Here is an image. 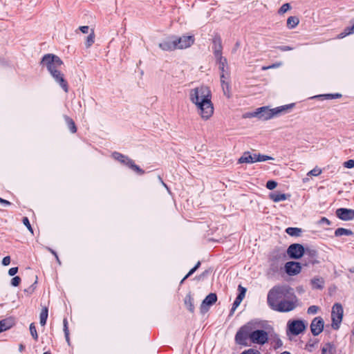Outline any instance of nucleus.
I'll use <instances>...</instances> for the list:
<instances>
[{
    "instance_id": "38",
    "label": "nucleus",
    "mask_w": 354,
    "mask_h": 354,
    "mask_svg": "<svg viewBox=\"0 0 354 354\" xmlns=\"http://www.w3.org/2000/svg\"><path fill=\"white\" fill-rule=\"evenodd\" d=\"M321 172H322V170L319 168H315V169L310 170L308 173V175L317 176L321 174Z\"/></svg>"
},
{
    "instance_id": "42",
    "label": "nucleus",
    "mask_w": 354,
    "mask_h": 354,
    "mask_svg": "<svg viewBox=\"0 0 354 354\" xmlns=\"http://www.w3.org/2000/svg\"><path fill=\"white\" fill-rule=\"evenodd\" d=\"M67 324H68L67 320L66 319H64V330L65 333L66 340L68 342L69 337H68V329Z\"/></svg>"
},
{
    "instance_id": "57",
    "label": "nucleus",
    "mask_w": 354,
    "mask_h": 354,
    "mask_svg": "<svg viewBox=\"0 0 354 354\" xmlns=\"http://www.w3.org/2000/svg\"><path fill=\"white\" fill-rule=\"evenodd\" d=\"M125 156H118V160H120V162H125Z\"/></svg>"
},
{
    "instance_id": "54",
    "label": "nucleus",
    "mask_w": 354,
    "mask_h": 354,
    "mask_svg": "<svg viewBox=\"0 0 354 354\" xmlns=\"http://www.w3.org/2000/svg\"><path fill=\"white\" fill-rule=\"evenodd\" d=\"M279 50L282 51H288L292 50V47L288 46H278L277 47Z\"/></svg>"
},
{
    "instance_id": "35",
    "label": "nucleus",
    "mask_w": 354,
    "mask_h": 354,
    "mask_svg": "<svg viewBox=\"0 0 354 354\" xmlns=\"http://www.w3.org/2000/svg\"><path fill=\"white\" fill-rule=\"evenodd\" d=\"M239 294L237 296V298H241V299L243 300L245 295L246 289L245 288H243V286H241V285H239Z\"/></svg>"
},
{
    "instance_id": "14",
    "label": "nucleus",
    "mask_w": 354,
    "mask_h": 354,
    "mask_svg": "<svg viewBox=\"0 0 354 354\" xmlns=\"http://www.w3.org/2000/svg\"><path fill=\"white\" fill-rule=\"evenodd\" d=\"M336 216L342 221H351L354 218V209L339 208L336 210Z\"/></svg>"
},
{
    "instance_id": "64",
    "label": "nucleus",
    "mask_w": 354,
    "mask_h": 354,
    "mask_svg": "<svg viewBox=\"0 0 354 354\" xmlns=\"http://www.w3.org/2000/svg\"><path fill=\"white\" fill-rule=\"evenodd\" d=\"M44 354H50L49 352H45Z\"/></svg>"
},
{
    "instance_id": "36",
    "label": "nucleus",
    "mask_w": 354,
    "mask_h": 354,
    "mask_svg": "<svg viewBox=\"0 0 354 354\" xmlns=\"http://www.w3.org/2000/svg\"><path fill=\"white\" fill-rule=\"evenodd\" d=\"M23 223L24 225H26L28 228V230L30 231L31 234H33V230L30 225V223L29 222V220L27 217H24L23 218Z\"/></svg>"
},
{
    "instance_id": "40",
    "label": "nucleus",
    "mask_w": 354,
    "mask_h": 354,
    "mask_svg": "<svg viewBox=\"0 0 354 354\" xmlns=\"http://www.w3.org/2000/svg\"><path fill=\"white\" fill-rule=\"evenodd\" d=\"M241 301L242 300L241 299V298H236L231 310L232 313H233L236 309V308L240 305Z\"/></svg>"
},
{
    "instance_id": "59",
    "label": "nucleus",
    "mask_w": 354,
    "mask_h": 354,
    "mask_svg": "<svg viewBox=\"0 0 354 354\" xmlns=\"http://www.w3.org/2000/svg\"><path fill=\"white\" fill-rule=\"evenodd\" d=\"M310 253L312 256H315L317 254V252L315 250L310 251Z\"/></svg>"
},
{
    "instance_id": "44",
    "label": "nucleus",
    "mask_w": 354,
    "mask_h": 354,
    "mask_svg": "<svg viewBox=\"0 0 354 354\" xmlns=\"http://www.w3.org/2000/svg\"><path fill=\"white\" fill-rule=\"evenodd\" d=\"M344 166L346 168L351 169L354 167V160H349L344 163Z\"/></svg>"
},
{
    "instance_id": "19",
    "label": "nucleus",
    "mask_w": 354,
    "mask_h": 354,
    "mask_svg": "<svg viewBox=\"0 0 354 354\" xmlns=\"http://www.w3.org/2000/svg\"><path fill=\"white\" fill-rule=\"evenodd\" d=\"M15 321L12 318H7L0 321V333L6 331L12 327Z\"/></svg>"
},
{
    "instance_id": "17",
    "label": "nucleus",
    "mask_w": 354,
    "mask_h": 354,
    "mask_svg": "<svg viewBox=\"0 0 354 354\" xmlns=\"http://www.w3.org/2000/svg\"><path fill=\"white\" fill-rule=\"evenodd\" d=\"M217 300V297L214 293H210L205 299L203 301L201 306V310L203 313H206L208 310V307L214 304Z\"/></svg>"
},
{
    "instance_id": "24",
    "label": "nucleus",
    "mask_w": 354,
    "mask_h": 354,
    "mask_svg": "<svg viewBox=\"0 0 354 354\" xmlns=\"http://www.w3.org/2000/svg\"><path fill=\"white\" fill-rule=\"evenodd\" d=\"M299 23V19L296 16L289 17L287 19V27L289 29L295 28Z\"/></svg>"
},
{
    "instance_id": "58",
    "label": "nucleus",
    "mask_w": 354,
    "mask_h": 354,
    "mask_svg": "<svg viewBox=\"0 0 354 354\" xmlns=\"http://www.w3.org/2000/svg\"><path fill=\"white\" fill-rule=\"evenodd\" d=\"M48 250L55 256V257H57V253L52 249L50 248H48Z\"/></svg>"
},
{
    "instance_id": "1",
    "label": "nucleus",
    "mask_w": 354,
    "mask_h": 354,
    "mask_svg": "<svg viewBox=\"0 0 354 354\" xmlns=\"http://www.w3.org/2000/svg\"><path fill=\"white\" fill-rule=\"evenodd\" d=\"M267 302L273 310L287 313L296 308L298 306V298L289 286L277 285L269 290Z\"/></svg>"
},
{
    "instance_id": "22",
    "label": "nucleus",
    "mask_w": 354,
    "mask_h": 354,
    "mask_svg": "<svg viewBox=\"0 0 354 354\" xmlns=\"http://www.w3.org/2000/svg\"><path fill=\"white\" fill-rule=\"evenodd\" d=\"M64 120H65L66 125H67L68 129L70 130V131L72 133H76L77 132V127L75 125L74 120L68 115H64Z\"/></svg>"
},
{
    "instance_id": "52",
    "label": "nucleus",
    "mask_w": 354,
    "mask_h": 354,
    "mask_svg": "<svg viewBox=\"0 0 354 354\" xmlns=\"http://www.w3.org/2000/svg\"><path fill=\"white\" fill-rule=\"evenodd\" d=\"M196 270L197 269L195 267H194L192 269H191L190 271L188 272V274L183 279L181 283L183 282L188 277L192 275Z\"/></svg>"
},
{
    "instance_id": "55",
    "label": "nucleus",
    "mask_w": 354,
    "mask_h": 354,
    "mask_svg": "<svg viewBox=\"0 0 354 354\" xmlns=\"http://www.w3.org/2000/svg\"><path fill=\"white\" fill-rule=\"evenodd\" d=\"M319 224H322V223H326V225H329L330 224V222L329 221L328 219H327L325 217H323L320 219V221H319Z\"/></svg>"
},
{
    "instance_id": "43",
    "label": "nucleus",
    "mask_w": 354,
    "mask_h": 354,
    "mask_svg": "<svg viewBox=\"0 0 354 354\" xmlns=\"http://www.w3.org/2000/svg\"><path fill=\"white\" fill-rule=\"evenodd\" d=\"M319 308L317 306H311L308 308V314H315L317 313Z\"/></svg>"
},
{
    "instance_id": "20",
    "label": "nucleus",
    "mask_w": 354,
    "mask_h": 354,
    "mask_svg": "<svg viewBox=\"0 0 354 354\" xmlns=\"http://www.w3.org/2000/svg\"><path fill=\"white\" fill-rule=\"evenodd\" d=\"M229 77H230L229 73L221 74V77H220L222 88H223L225 95H226L227 92L229 93V88H230V84L228 82Z\"/></svg>"
},
{
    "instance_id": "30",
    "label": "nucleus",
    "mask_w": 354,
    "mask_h": 354,
    "mask_svg": "<svg viewBox=\"0 0 354 354\" xmlns=\"http://www.w3.org/2000/svg\"><path fill=\"white\" fill-rule=\"evenodd\" d=\"M311 283L314 288H322L324 284V280L322 278H315L311 280Z\"/></svg>"
},
{
    "instance_id": "2",
    "label": "nucleus",
    "mask_w": 354,
    "mask_h": 354,
    "mask_svg": "<svg viewBox=\"0 0 354 354\" xmlns=\"http://www.w3.org/2000/svg\"><path fill=\"white\" fill-rule=\"evenodd\" d=\"M248 339L253 344L263 345L268 340V334L263 330H254L252 325L248 324L239 330L235 340L239 344L248 346Z\"/></svg>"
},
{
    "instance_id": "50",
    "label": "nucleus",
    "mask_w": 354,
    "mask_h": 354,
    "mask_svg": "<svg viewBox=\"0 0 354 354\" xmlns=\"http://www.w3.org/2000/svg\"><path fill=\"white\" fill-rule=\"evenodd\" d=\"M127 164H128V165H129V167H130L133 168L135 171H140V169H139V167H138V166H136V165H133V164L131 162V161H130V160H128L127 158Z\"/></svg>"
},
{
    "instance_id": "21",
    "label": "nucleus",
    "mask_w": 354,
    "mask_h": 354,
    "mask_svg": "<svg viewBox=\"0 0 354 354\" xmlns=\"http://www.w3.org/2000/svg\"><path fill=\"white\" fill-rule=\"evenodd\" d=\"M270 198L274 202L277 203L282 201H286L290 197V194H281V193H271L270 194Z\"/></svg>"
},
{
    "instance_id": "15",
    "label": "nucleus",
    "mask_w": 354,
    "mask_h": 354,
    "mask_svg": "<svg viewBox=\"0 0 354 354\" xmlns=\"http://www.w3.org/2000/svg\"><path fill=\"white\" fill-rule=\"evenodd\" d=\"M160 48L165 51H173L176 49L174 37H169L158 44Z\"/></svg>"
},
{
    "instance_id": "13",
    "label": "nucleus",
    "mask_w": 354,
    "mask_h": 354,
    "mask_svg": "<svg viewBox=\"0 0 354 354\" xmlns=\"http://www.w3.org/2000/svg\"><path fill=\"white\" fill-rule=\"evenodd\" d=\"M268 160H272L271 156H241L238 160V163H254L257 162H263Z\"/></svg>"
},
{
    "instance_id": "29",
    "label": "nucleus",
    "mask_w": 354,
    "mask_h": 354,
    "mask_svg": "<svg viewBox=\"0 0 354 354\" xmlns=\"http://www.w3.org/2000/svg\"><path fill=\"white\" fill-rule=\"evenodd\" d=\"M353 233L351 230L345 229V228H337L335 232V235L336 236H343V235H351Z\"/></svg>"
},
{
    "instance_id": "25",
    "label": "nucleus",
    "mask_w": 354,
    "mask_h": 354,
    "mask_svg": "<svg viewBox=\"0 0 354 354\" xmlns=\"http://www.w3.org/2000/svg\"><path fill=\"white\" fill-rule=\"evenodd\" d=\"M352 26L351 27L346 28L342 32H341L338 36L337 38L342 39L347 35H349L354 32V19L351 21Z\"/></svg>"
},
{
    "instance_id": "23",
    "label": "nucleus",
    "mask_w": 354,
    "mask_h": 354,
    "mask_svg": "<svg viewBox=\"0 0 354 354\" xmlns=\"http://www.w3.org/2000/svg\"><path fill=\"white\" fill-rule=\"evenodd\" d=\"M59 86L63 89V91L65 93H68L69 91V86L68 83L65 77V75L62 76V77L56 80L55 81Z\"/></svg>"
},
{
    "instance_id": "3",
    "label": "nucleus",
    "mask_w": 354,
    "mask_h": 354,
    "mask_svg": "<svg viewBox=\"0 0 354 354\" xmlns=\"http://www.w3.org/2000/svg\"><path fill=\"white\" fill-rule=\"evenodd\" d=\"M292 105H286L274 109H269L268 106H262L256 109L255 111L250 113L252 117H257L260 120H268L273 117L279 115L282 111L288 109L289 106Z\"/></svg>"
},
{
    "instance_id": "12",
    "label": "nucleus",
    "mask_w": 354,
    "mask_h": 354,
    "mask_svg": "<svg viewBox=\"0 0 354 354\" xmlns=\"http://www.w3.org/2000/svg\"><path fill=\"white\" fill-rule=\"evenodd\" d=\"M212 50L214 57L222 55L223 46L222 39L218 34H215L212 38Z\"/></svg>"
},
{
    "instance_id": "34",
    "label": "nucleus",
    "mask_w": 354,
    "mask_h": 354,
    "mask_svg": "<svg viewBox=\"0 0 354 354\" xmlns=\"http://www.w3.org/2000/svg\"><path fill=\"white\" fill-rule=\"evenodd\" d=\"M325 97V99L327 100H332V99H338L342 97V95L340 93H335V94H325L322 95Z\"/></svg>"
},
{
    "instance_id": "9",
    "label": "nucleus",
    "mask_w": 354,
    "mask_h": 354,
    "mask_svg": "<svg viewBox=\"0 0 354 354\" xmlns=\"http://www.w3.org/2000/svg\"><path fill=\"white\" fill-rule=\"evenodd\" d=\"M304 248L299 243L290 245L287 250V253L290 258L300 259L304 254Z\"/></svg>"
},
{
    "instance_id": "6",
    "label": "nucleus",
    "mask_w": 354,
    "mask_h": 354,
    "mask_svg": "<svg viewBox=\"0 0 354 354\" xmlns=\"http://www.w3.org/2000/svg\"><path fill=\"white\" fill-rule=\"evenodd\" d=\"M197 111L201 117L205 120H209L214 113V106L211 99L206 101H201V103L196 104Z\"/></svg>"
},
{
    "instance_id": "10",
    "label": "nucleus",
    "mask_w": 354,
    "mask_h": 354,
    "mask_svg": "<svg viewBox=\"0 0 354 354\" xmlns=\"http://www.w3.org/2000/svg\"><path fill=\"white\" fill-rule=\"evenodd\" d=\"M176 44V49H183L190 47L195 41L194 36H183L174 37Z\"/></svg>"
},
{
    "instance_id": "18",
    "label": "nucleus",
    "mask_w": 354,
    "mask_h": 354,
    "mask_svg": "<svg viewBox=\"0 0 354 354\" xmlns=\"http://www.w3.org/2000/svg\"><path fill=\"white\" fill-rule=\"evenodd\" d=\"M216 62L218 64V68L221 71V74L229 73L227 71V59L222 55L215 57Z\"/></svg>"
},
{
    "instance_id": "4",
    "label": "nucleus",
    "mask_w": 354,
    "mask_h": 354,
    "mask_svg": "<svg viewBox=\"0 0 354 354\" xmlns=\"http://www.w3.org/2000/svg\"><path fill=\"white\" fill-rule=\"evenodd\" d=\"M40 64L46 66L51 75L58 71H61L64 63L57 55L48 53L43 56Z\"/></svg>"
},
{
    "instance_id": "11",
    "label": "nucleus",
    "mask_w": 354,
    "mask_h": 354,
    "mask_svg": "<svg viewBox=\"0 0 354 354\" xmlns=\"http://www.w3.org/2000/svg\"><path fill=\"white\" fill-rule=\"evenodd\" d=\"M324 322L321 317L314 318L310 324V330L314 336L319 335L324 329Z\"/></svg>"
},
{
    "instance_id": "60",
    "label": "nucleus",
    "mask_w": 354,
    "mask_h": 354,
    "mask_svg": "<svg viewBox=\"0 0 354 354\" xmlns=\"http://www.w3.org/2000/svg\"><path fill=\"white\" fill-rule=\"evenodd\" d=\"M24 348V346L22 344H21L19 346V351L21 352V351H23Z\"/></svg>"
},
{
    "instance_id": "56",
    "label": "nucleus",
    "mask_w": 354,
    "mask_h": 354,
    "mask_svg": "<svg viewBox=\"0 0 354 354\" xmlns=\"http://www.w3.org/2000/svg\"><path fill=\"white\" fill-rule=\"evenodd\" d=\"M0 203L3 204L4 205H10V203L8 201H6L1 198H0Z\"/></svg>"
},
{
    "instance_id": "5",
    "label": "nucleus",
    "mask_w": 354,
    "mask_h": 354,
    "mask_svg": "<svg viewBox=\"0 0 354 354\" xmlns=\"http://www.w3.org/2000/svg\"><path fill=\"white\" fill-rule=\"evenodd\" d=\"M189 98L195 105L201 103V101H206L212 98V93L207 86H201L190 91Z\"/></svg>"
},
{
    "instance_id": "39",
    "label": "nucleus",
    "mask_w": 354,
    "mask_h": 354,
    "mask_svg": "<svg viewBox=\"0 0 354 354\" xmlns=\"http://www.w3.org/2000/svg\"><path fill=\"white\" fill-rule=\"evenodd\" d=\"M53 80L55 81L56 80L62 77V76L65 75L64 73L62 71H58L55 72V73H53L50 75Z\"/></svg>"
},
{
    "instance_id": "49",
    "label": "nucleus",
    "mask_w": 354,
    "mask_h": 354,
    "mask_svg": "<svg viewBox=\"0 0 354 354\" xmlns=\"http://www.w3.org/2000/svg\"><path fill=\"white\" fill-rule=\"evenodd\" d=\"M79 29L82 33L86 34L88 32L89 27L88 26H80Z\"/></svg>"
},
{
    "instance_id": "41",
    "label": "nucleus",
    "mask_w": 354,
    "mask_h": 354,
    "mask_svg": "<svg viewBox=\"0 0 354 354\" xmlns=\"http://www.w3.org/2000/svg\"><path fill=\"white\" fill-rule=\"evenodd\" d=\"M21 282V278L18 276L17 277H15L14 278L12 279L11 280V284L12 286H17L19 285Z\"/></svg>"
},
{
    "instance_id": "28",
    "label": "nucleus",
    "mask_w": 354,
    "mask_h": 354,
    "mask_svg": "<svg viewBox=\"0 0 354 354\" xmlns=\"http://www.w3.org/2000/svg\"><path fill=\"white\" fill-rule=\"evenodd\" d=\"M286 232L288 234L290 235V236H299L301 232V230L300 228H297V227H288L286 230Z\"/></svg>"
},
{
    "instance_id": "48",
    "label": "nucleus",
    "mask_w": 354,
    "mask_h": 354,
    "mask_svg": "<svg viewBox=\"0 0 354 354\" xmlns=\"http://www.w3.org/2000/svg\"><path fill=\"white\" fill-rule=\"evenodd\" d=\"M10 263V257L9 256L5 257L2 260L3 266H8Z\"/></svg>"
},
{
    "instance_id": "53",
    "label": "nucleus",
    "mask_w": 354,
    "mask_h": 354,
    "mask_svg": "<svg viewBox=\"0 0 354 354\" xmlns=\"http://www.w3.org/2000/svg\"><path fill=\"white\" fill-rule=\"evenodd\" d=\"M196 270L197 269L195 267H194L192 269H191L190 271L188 272V274L183 279L181 283L183 282L188 277L192 275Z\"/></svg>"
},
{
    "instance_id": "33",
    "label": "nucleus",
    "mask_w": 354,
    "mask_h": 354,
    "mask_svg": "<svg viewBox=\"0 0 354 354\" xmlns=\"http://www.w3.org/2000/svg\"><path fill=\"white\" fill-rule=\"evenodd\" d=\"M30 332L32 335V337L35 339L37 340L38 339V335L36 330L35 326L33 323L30 324Z\"/></svg>"
},
{
    "instance_id": "27",
    "label": "nucleus",
    "mask_w": 354,
    "mask_h": 354,
    "mask_svg": "<svg viewBox=\"0 0 354 354\" xmlns=\"http://www.w3.org/2000/svg\"><path fill=\"white\" fill-rule=\"evenodd\" d=\"M48 308L46 307H44L42 308L41 312L39 315L40 324L41 326H44L46 324V320L48 318Z\"/></svg>"
},
{
    "instance_id": "63",
    "label": "nucleus",
    "mask_w": 354,
    "mask_h": 354,
    "mask_svg": "<svg viewBox=\"0 0 354 354\" xmlns=\"http://www.w3.org/2000/svg\"><path fill=\"white\" fill-rule=\"evenodd\" d=\"M243 155L247 156V155H251V154L249 151H245V152H244Z\"/></svg>"
},
{
    "instance_id": "7",
    "label": "nucleus",
    "mask_w": 354,
    "mask_h": 354,
    "mask_svg": "<svg viewBox=\"0 0 354 354\" xmlns=\"http://www.w3.org/2000/svg\"><path fill=\"white\" fill-rule=\"evenodd\" d=\"M343 318V308L342 306L336 303L333 305L331 311L332 327L337 330L339 328V325Z\"/></svg>"
},
{
    "instance_id": "37",
    "label": "nucleus",
    "mask_w": 354,
    "mask_h": 354,
    "mask_svg": "<svg viewBox=\"0 0 354 354\" xmlns=\"http://www.w3.org/2000/svg\"><path fill=\"white\" fill-rule=\"evenodd\" d=\"M277 185V182L274 181V180H269L266 183V187L270 189V190H272L274 189V188H276Z\"/></svg>"
},
{
    "instance_id": "31",
    "label": "nucleus",
    "mask_w": 354,
    "mask_h": 354,
    "mask_svg": "<svg viewBox=\"0 0 354 354\" xmlns=\"http://www.w3.org/2000/svg\"><path fill=\"white\" fill-rule=\"evenodd\" d=\"M185 304L190 312L194 311V304L191 296L187 295L185 299Z\"/></svg>"
},
{
    "instance_id": "62",
    "label": "nucleus",
    "mask_w": 354,
    "mask_h": 354,
    "mask_svg": "<svg viewBox=\"0 0 354 354\" xmlns=\"http://www.w3.org/2000/svg\"><path fill=\"white\" fill-rule=\"evenodd\" d=\"M55 258H56V260H57V261L58 262V263H59V264H61L60 260H59V257H58V256H57V257H55Z\"/></svg>"
},
{
    "instance_id": "32",
    "label": "nucleus",
    "mask_w": 354,
    "mask_h": 354,
    "mask_svg": "<svg viewBox=\"0 0 354 354\" xmlns=\"http://www.w3.org/2000/svg\"><path fill=\"white\" fill-rule=\"evenodd\" d=\"M291 6L290 3H286L281 6V7L279 8L278 13L280 15H283L285 12H286L288 10L290 9Z\"/></svg>"
},
{
    "instance_id": "47",
    "label": "nucleus",
    "mask_w": 354,
    "mask_h": 354,
    "mask_svg": "<svg viewBox=\"0 0 354 354\" xmlns=\"http://www.w3.org/2000/svg\"><path fill=\"white\" fill-rule=\"evenodd\" d=\"M280 66V64L279 63H276V64H273L270 66H263L262 67V70L263 71H266V70H268V69H270V68H277Z\"/></svg>"
},
{
    "instance_id": "8",
    "label": "nucleus",
    "mask_w": 354,
    "mask_h": 354,
    "mask_svg": "<svg viewBox=\"0 0 354 354\" xmlns=\"http://www.w3.org/2000/svg\"><path fill=\"white\" fill-rule=\"evenodd\" d=\"M306 328V324L302 320H290L287 324V332L298 335Z\"/></svg>"
},
{
    "instance_id": "46",
    "label": "nucleus",
    "mask_w": 354,
    "mask_h": 354,
    "mask_svg": "<svg viewBox=\"0 0 354 354\" xmlns=\"http://www.w3.org/2000/svg\"><path fill=\"white\" fill-rule=\"evenodd\" d=\"M241 354H261V353L257 350L250 348L247 351H243Z\"/></svg>"
},
{
    "instance_id": "45",
    "label": "nucleus",
    "mask_w": 354,
    "mask_h": 354,
    "mask_svg": "<svg viewBox=\"0 0 354 354\" xmlns=\"http://www.w3.org/2000/svg\"><path fill=\"white\" fill-rule=\"evenodd\" d=\"M274 348H280L283 345L282 341L278 337L274 340Z\"/></svg>"
},
{
    "instance_id": "16",
    "label": "nucleus",
    "mask_w": 354,
    "mask_h": 354,
    "mask_svg": "<svg viewBox=\"0 0 354 354\" xmlns=\"http://www.w3.org/2000/svg\"><path fill=\"white\" fill-rule=\"evenodd\" d=\"M285 269L289 275H295L301 272V267L298 262L290 261L286 263Z\"/></svg>"
},
{
    "instance_id": "61",
    "label": "nucleus",
    "mask_w": 354,
    "mask_h": 354,
    "mask_svg": "<svg viewBox=\"0 0 354 354\" xmlns=\"http://www.w3.org/2000/svg\"><path fill=\"white\" fill-rule=\"evenodd\" d=\"M200 265H201V262L198 261L194 267L196 268V269H198V267L200 266Z\"/></svg>"
},
{
    "instance_id": "51",
    "label": "nucleus",
    "mask_w": 354,
    "mask_h": 354,
    "mask_svg": "<svg viewBox=\"0 0 354 354\" xmlns=\"http://www.w3.org/2000/svg\"><path fill=\"white\" fill-rule=\"evenodd\" d=\"M18 271V268L17 267H15V268H11L9 271H8V274L10 275V276H14L15 274H17Z\"/></svg>"
},
{
    "instance_id": "26",
    "label": "nucleus",
    "mask_w": 354,
    "mask_h": 354,
    "mask_svg": "<svg viewBox=\"0 0 354 354\" xmlns=\"http://www.w3.org/2000/svg\"><path fill=\"white\" fill-rule=\"evenodd\" d=\"M95 32L93 29L91 30L89 35L86 37L85 45L86 48H90L95 42Z\"/></svg>"
}]
</instances>
